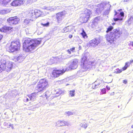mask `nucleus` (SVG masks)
I'll return each mask as SVG.
<instances>
[{"instance_id":"nucleus-1","label":"nucleus","mask_w":133,"mask_h":133,"mask_svg":"<svg viewBox=\"0 0 133 133\" xmlns=\"http://www.w3.org/2000/svg\"><path fill=\"white\" fill-rule=\"evenodd\" d=\"M41 42V41L36 39L27 38L23 43V50L26 52H33Z\"/></svg>"},{"instance_id":"nucleus-2","label":"nucleus","mask_w":133,"mask_h":133,"mask_svg":"<svg viewBox=\"0 0 133 133\" xmlns=\"http://www.w3.org/2000/svg\"><path fill=\"white\" fill-rule=\"evenodd\" d=\"M13 64L10 61L7 62L6 59H2L0 60V73L3 71H10L12 69Z\"/></svg>"},{"instance_id":"nucleus-3","label":"nucleus","mask_w":133,"mask_h":133,"mask_svg":"<svg viewBox=\"0 0 133 133\" xmlns=\"http://www.w3.org/2000/svg\"><path fill=\"white\" fill-rule=\"evenodd\" d=\"M122 33L119 29H115L114 30L113 32L110 33L109 35H106L107 40L110 43H113L117 37H119Z\"/></svg>"},{"instance_id":"nucleus-4","label":"nucleus","mask_w":133,"mask_h":133,"mask_svg":"<svg viewBox=\"0 0 133 133\" xmlns=\"http://www.w3.org/2000/svg\"><path fill=\"white\" fill-rule=\"evenodd\" d=\"M21 46V43L18 40H16L12 41L9 46L7 48L8 51L13 52L20 50Z\"/></svg>"},{"instance_id":"nucleus-5","label":"nucleus","mask_w":133,"mask_h":133,"mask_svg":"<svg viewBox=\"0 0 133 133\" xmlns=\"http://www.w3.org/2000/svg\"><path fill=\"white\" fill-rule=\"evenodd\" d=\"M49 86L48 81L46 79H42L38 83L36 90L37 92H42L48 88Z\"/></svg>"},{"instance_id":"nucleus-6","label":"nucleus","mask_w":133,"mask_h":133,"mask_svg":"<svg viewBox=\"0 0 133 133\" xmlns=\"http://www.w3.org/2000/svg\"><path fill=\"white\" fill-rule=\"evenodd\" d=\"M66 71V68H63L62 69L55 68L52 72L51 76L54 78L58 77L63 75Z\"/></svg>"},{"instance_id":"nucleus-7","label":"nucleus","mask_w":133,"mask_h":133,"mask_svg":"<svg viewBox=\"0 0 133 133\" xmlns=\"http://www.w3.org/2000/svg\"><path fill=\"white\" fill-rule=\"evenodd\" d=\"M42 12L39 10L35 9L30 10L29 14L30 16L33 18H36L42 15Z\"/></svg>"},{"instance_id":"nucleus-8","label":"nucleus","mask_w":133,"mask_h":133,"mask_svg":"<svg viewBox=\"0 0 133 133\" xmlns=\"http://www.w3.org/2000/svg\"><path fill=\"white\" fill-rule=\"evenodd\" d=\"M122 11V9H120L117 11L116 10H114V16H116L117 18H114L113 19L115 21H122L123 19V18L124 16V13Z\"/></svg>"},{"instance_id":"nucleus-9","label":"nucleus","mask_w":133,"mask_h":133,"mask_svg":"<svg viewBox=\"0 0 133 133\" xmlns=\"http://www.w3.org/2000/svg\"><path fill=\"white\" fill-rule=\"evenodd\" d=\"M7 21L9 23L12 25L18 24L19 21V19L17 16L10 17L7 19Z\"/></svg>"},{"instance_id":"nucleus-10","label":"nucleus","mask_w":133,"mask_h":133,"mask_svg":"<svg viewBox=\"0 0 133 133\" xmlns=\"http://www.w3.org/2000/svg\"><path fill=\"white\" fill-rule=\"evenodd\" d=\"M13 28L12 27L4 25L0 29V31L2 32L6 33L8 31H12Z\"/></svg>"},{"instance_id":"nucleus-11","label":"nucleus","mask_w":133,"mask_h":133,"mask_svg":"<svg viewBox=\"0 0 133 133\" xmlns=\"http://www.w3.org/2000/svg\"><path fill=\"white\" fill-rule=\"evenodd\" d=\"M91 14V11L90 10L86 9L84 11L83 13H82V14L83 15L84 18H86L88 20Z\"/></svg>"},{"instance_id":"nucleus-12","label":"nucleus","mask_w":133,"mask_h":133,"mask_svg":"<svg viewBox=\"0 0 133 133\" xmlns=\"http://www.w3.org/2000/svg\"><path fill=\"white\" fill-rule=\"evenodd\" d=\"M99 43V42L97 39L94 38L90 41L89 42V44L91 46H95Z\"/></svg>"},{"instance_id":"nucleus-13","label":"nucleus","mask_w":133,"mask_h":133,"mask_svg":"<svg viewBox=\"0 0 133 133\" xmlns=\"http://www.w3.org/2000/svg\"><path fill=\"white\" fill-rule=\"evenodd\" d=\"M64 15L62 12H59L56 15V19L58 22L59 23L62 20Z\"/></svg>"},{"instance_id":"nucleus-14","label":"nucleus","mask_w":133,"mask_h":133,"mask_svg":"<svg viewBox=\"0 0 133 133\" xmlns=\"http://www.w3.org/2000/svg\"><path fill=\"white\" fill-rule=\"evenodd\" d=\"M22 1L20 0H15L13 1L11 3V5L13 6H17L20 5L21 4Z\"/></svg>"},{"instance_id":"nucleus-15","label":"nucleus","mask_w":133,"mask_h":133,"mask_svg":"<svg viewBox=\"0 0 133 133\" xmlns=\"http://www.w3.org/2000/svg\"><path fill=\"white\" fill-rule=\"evenodd\" d=\"M57 125L58 127L64 126L68 125V123L64 121H59L57 123Z\"/></svg>"},{"instance_id":"nucleus-16","label":"nucleus","mask_w":133,"mask_h":133,"mask_svg":"<svg viewBox=\"0 0 133 133\" xmlns=\"http://www.w3.org/2000/svg\"><path fill=\"white\" fill-rule=\"evenodd\" d=\"M36 95V93L35 92H34L32 93L30 95H28L27 96L29 98L30 100H31L32 99L35 98Z\"/></svg>"},{"instance_id":"nucleus-17","label":"nucleus","mask_w":133,"mask_h":133,"mask_svg":"<svg viewBox=\"0 0 133 133\" xmlns=\"http://www.w3.org/2000/svg\"><path fill=\"white\" fill-rule=\"evenodd\" d=\"M11 1V0H0V4L6 5Z\"/></svg>"},{"instance_id":"nucleus-18","label":"nucleus","mask_w":133,"mask_h":133,"mask_svg":"<svg viewBox=\"0 0 133 133\" xmlns=\"http://www.w3.org/2000/svg\"><path fill=\"white\" fill-rule=\"evenodd\" d=\"M82 32L81 33V34L82 36V37L84 38H87L88 37V36L84 29L82 28Z\"/></svg>"},{"instance_id":"nucleus-19","label":"nucleus","mask_w":133,"mask_h":133,"mask_svg":"<svg viewBox=\"0 0 133 133\" xmlns=\"http://www.w3.org/2000/svg\"><path fill=\"white\" fill-rule=\"evenodd\" d=\"M129 66V63L128 62L125 63V65L121 69L122 70V71L125 70L127 69V68Z\"/></svg>"},{"instance_id":"nucleus-20","label":"nucleus","mask_w":133,"mask_h":133,"mask_svg":"<svg viewBox=\"0 0 133 133\" xmlns=\"http://www.w3.org/2000/svg\"><path fill=\"white\" fill-rule=\"evenodd\" d=\"M75 47H72L70 48V49L68 50H67V51L69 54H71V51L72 52H75Z\"/></svg>"},{"instance_id":"nucleus-21","label":"nucleus","mask_w":133,"mask_h":133,"mask_svg":"<svg viewBox=\"0 0 133 133\" xmlns=\"http://www.w3.org/2000/svg\"><path fill=\"white\" fill-rule=\"evenodd\" d=\"M75 90H74L70 91H69V96L71 97L74 96L75 95Z\"/></svg>"},{"instance_id":"nucleus-22","label":"nucleus","mask_w":133,"mask_h":133,"mask_svg":"<svg viewBox=\"0 0 133 133\" xmlns=\"http://www.w3.org/2000/svg\"><path fill=\"white\" fill-rule=\"evenodd\" d=\"M77 61L76 60L73 61L71 65V67L73 68L74 66L77 65Z\"/></svg>"},{"instance_id":"nucleus-23","label":"nucleus","mask_w":133,"mask_h":133,"mask_svg":"<svg viewBox=\"0 0 133 133\" xmlns=\"http://www.w3.org/2000/svg\"><path fill=\"white\" fill-rule=\"evenodd\" d=\"M69 29L67 27H65L62 30V32L63 33H66L68 32Z\"/></svg>"},{"instance_id":"nucleus-24","label":"nucleus","mask_w":133,"mask_h":133,"mask_svg":"<svg viewBox=\"0 0 133 133\" xmlns=\"http://www.w3.org/2000/svg\"><path fill=\"white\" fill-rule=\"evenodd\" d=\"M113 29V27L112 26H110L107 29L106 31L107 33H108V32L111 31Z\"/></svg>"},{"instance_id":"nucleus-25","label":"nucleus","mask_w":133,"mask_h":133,"mask_svg":"<svg viewBox=\"0 0 133 133\" xmlns=\"http://www.w3.org/2000/svg\"><path fill=\"white\" fill-rule=\"evenodd\" d=\"M122 72V70L121 69H119V68H117L116 69V71L114 72L115 74L120 73Z\"/></svg>"},{"instance_id":"nucleus-26","label":"nucleus","mask_w":133,"mask_h":133,"mask_svg":"<svg viewBox=\"0 0 133 133\" xmlns=\"http://www.w3.org/2000/svg\"><path fill=\"white\" fill-rule=\"evenodd\" d=\"M57 91L56 92V94H58V95H60L63 93V91L61 90L60 89H58L57 90Z\"/></svg>"},{"instance_id":"nucleus-27","label":"nucleus","mask_w":133,"mask_h":133,"mask_svg":"<svg viewBox=\"0 0 133 133\" xmlns=\"http://www.w3.org/2000/svg\"><path fill=\"white\" fill-rule=\"evenodd\" d=\"M22 56H19L16 58V59L15 60V61H21L22 59Z\"/></svg>"},{"instance_id":"nucleus-28","label":"nucleus","mask_w":133,"mask_h":133,"mask_svg":"<svg viewBox=\"0 0 133 133\" xmlns=\"http://www.w3.org/2000/svg\"><path fill=\"white\" fill-rule=\"evenodd\" d=\"M49 23L48 22L45 24H43L42 23H41V25L43 27H48L49 26Z\"/></svg>"},{"instance_id":"nucleus-29","label":"nucleus","mask_w":133,"mask_h":133,"mask_svg":"<svg viewBox=\"0 0 133 133\" xmlns=\"http://www.w3.org/2000/svg\"><path fill=\"white\" fill-rule=\"evenodd\" d=\"M82 125H81L82 127L84 128L85 129L87 127V125L86 123H84L82 124Z\"/></svg>"},{"instance_id":"nucleus-30","label":"nucleus","mask_w":133,"mask_h":133,"mask_svg":"<svg viewBox=\"0 0 133 133\" xmlns=\"http://www.w3.org/2000/svg\"><path fill=\"white\" fill-rule=\"evenodd\" d=\"M97 85L94 83L92 84V88L93 89H96L98 88Z\"/></svg>"},{"instance_id":"nucleus-31","label":"nucleus","mask_w":133,"mask_h":133,"mask_svg":"<svg viewBox=\"0 0 133 133\" xmlns=\"http://www.w3.org/2000/svg\"><path fill=\"white\" fill-rule=\"evenodd\" d=\"M103 94H105L106 93V89L105 88L102 89L101 90Z\"/></svg>"},{"instance_id":"nucleus-32","label":"nucleus","mask_w":133,"mask_h":133,"mask_svg":"<svg viewBox=\"0 0 133 133\" xmlns=\"http://www.w3.org/2000/svg\"><path fill=\"white\" fill-rule=\"evenodd\" d=\"M24 101L25 102H28L29 101V99L28 98H26V97H25L24 98Z\"/></svg>"},{"instance_id":"nucleus-33","label":"nucleus","mask_w":133,"mask_h":133,"mask_svg":"<svg viewBox=\"0 0 133 133\" xmlns=\"http://www.w3.org/2000/svg\"><path fill=\"white\" fill-rule=\"evenodd\" d=\"M123 83L125 84H126L127 83V80H123Z\"/></svg>"},{"instance_id":"nucleus-34","label":"nucleus","mask_w":133,"mask_h":133,"mask_svg":"<svg viewBox=\"0 0 133 133\" xmlns=\"http://www.w3.org/2000/svg\"><path fill=\"white\" fill-rule=\"evenodd\" d=\"M128 62L129 63V64L130 65L131 63H133V60H130V61L129 62Z\"/></svg>"},{"instance_id":"nucleus-35","label":"nucleus","mask_w":133,"mask_h":133,"mask_svg":"<svg viewBox=\"0 0 133 133\" xmlns=\"http://www.w3.org/2000/svg\"><path fill=\"white\" fill-rule=\"evenodd\" d=\"M129 45H130L133 46V41L130 42Z\"/></svg>"},{"instance_id":"nucleus-36","label":"nucleus","mask_w":133,"mask_h":133,"mask_svg":"<svg viewBox=\"0 0 133 133\" xmlns=\"http://www.w3.org/2000/svg\"><path fill=\"white\" fill-rule=\"evenodd\" d=\"M106 88H107V89L109 90H110V87L109 86H108L107 85V86Z\"/></svg>"},{"instance_id":"nucleus-37","label":"nucleus","mask_w":133,"mask_h":133,"mask_svg":"<svg viewBox=\"0 0 133 133\" xmlns=\"http://www.w3.org/2000/svg\"><path fill=\"white\" fill-rule=\"evenodd\" d=\"M72 36V35H69V37L70 38H71Z\"/></svg>"},{"instance_id":"nucleus-38","label":"nucleus","mask_w":133,"mask_h":133,"mask_svg":"<svg viewBox=\"0 0 133 133\" xmlns=\"http://www.w3.org/2000/svg\"><path fill=\"white\" fill-rule=\"evenodd\" d=\"M83 59H87V57H83L82 59L83 60Z\"/></svg>"},{"instance_id":"nucleus-39","label":"nucleus","mask_w":133,"mask_h":133,"mask_svg":"<svg viewBox=\"0 0 133 133\" xmlns=\"http://www.w3.org/2000/svg\"><path fill=\"white\" fill-rule=\"evenodd\" d=\"M90 63L91 64H93L94 63V62H90Z\"/></svg>"},{"instance_id":"nucleus-40","label":"nucleus","mask_w":133,"mask_h":133,"mask_svg":"<svg viewBox=\"0 0 133 133\" xmlns=\"http://www.w3.org/2000/svg\"><path fill=\"white\" fill-rule=\"evenodd\" d=\"M131 127L132 128H133V124L131 126Z\"/></svg>"},{"instance_id":"nucleus-41","label":"nucleus","mask_w":133,"mask_h":133,"mask_svg":"<svg viewBox=\"0 0 133 133\" xmlns=\"http://www.w3.org/2000/svg\"><path fill=\"white\" fill-rule=\"evenodd\" d=\"M115 24V23H113L112 24L113 25H114V24Z\"/></svg>"},{"instance_id":"nucleus-42","label":"nucleus","mask_w":133,"mask_h":133,"mask_svg":"<svg viewBox=\"0 0 133 133\" xmlns=\"http://www.w3.org/2000/svg\"><path fill=\"white\" fill-rule=\"evenodd\" d=\"M110 76H111V75H110Z\"/></svg>"}]
</instances>
